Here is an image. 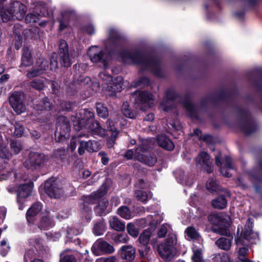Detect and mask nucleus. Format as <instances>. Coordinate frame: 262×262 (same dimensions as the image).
Listing matches in <instances>:
<instances>
[{
    "mask_svg": "<svg viewBox=\"0 0 262 262\" xmlns=\"http://www.w3.org/2000/svg\"><path fill=\"white\" fill-rule=\"evenodd\" d=\"M125 41V38L118 30L110 28L107 38L104 41L105 50L101 49L98 46H92L88 51L91 61L98 67L104 69L108 68L110 56L115 54Z\"/></svg>",
    "mask_w": 262,
    "mask_h": 262,
    "instance_id": "1",
    "label": "nucleus"
},
{
    "mask_svg": "<svg viewBox=\"0 0 262 262\" xmlns=\"http://www.w3.org/2000/svg\"><path fill=\"white\" fill-rule=\"evenodd\" d=\"M119 55L125 63L136 64L140 66L143 70H149L157 77L164 76L160 60L155 56L144 54L137 48L122 50Z\"/></svg>",
    "mask_w": 262,
    "mask_h": 262,
    "instance_id": "2",
    "label": "nucleus"
},
{
    "mask_svg": "<svg viewBox=\"0 0 262 262\" xmlns=\"http://www.w3.org/2000/svg\"><path fill=\"white\" fill-rule=\"evenodd\" d=\"M71 120L76 131L86 130L92 135L100 137L105 135V130L101 127L98 121L94 120V114L91 110H81L79 113L72 116Z\"/></svg>",
    "mask_w": 262,
    "mask_h": 262,
    "instance_id": "3",
    "label": "nucleus"
},
{
    "mask_svg": "<svg viewBox=\"0 0 262 262\" xmlns=\"http://www.w3.org/2000/svg\"><path fill=\"white\" fill-rule=\"evenodd\" d=\"M99 78L100 80L99 84L101 85L106 95L114 97L117 92L122 91L123 78L121 76H118L113 79L110 74L104 71L99 73Z\"/></svg>",
    "mask_w": 262,
    "mask_h": 262,
    "instance_id": "4",
    "label": "nucleus"
},
{
    "mask_svg": "<svg viewBox=\"0 0 262 262\" xmlns=\"http://www.w3.org/2000/svg\"><path fill=\"white\" fill-rule=\"evenodd\" d=\"M26 10L24 4L18 1L14 2L9 7L0 8V21L5 22L12 18L21 20L25 16Z\"/></svg>",
    "mask_w": 262,
    "mask_h": 262,
    "instance_id": "5",
    "label": "nucleus"
},
{
    "mask_svg": "<svg viewBox=\"0 0 262 262\" xmlns=\"http://www.w3.org/2000/svg\"><path fill=\"white\" fill-rule=\"evenodd\" d=\"M150 147V145L149 140H145L142 144L139 145L136 148L135 158L137 160L151 166L156 163L157 159L153 155L150 154L149 156L146 155L147 151Z\"/></svg>",
    "mask_w": 262,
    "mask_h": 262,
    "instance_id": "6",
    "label": "nucleus"
},
{
    "mask_svg": "<svg viewBox=\"0 0 262 262\" xmlns=\"http://www.w3.org/2000/svg\"><path fill=\"white\" fill-rule=\"evenodd\" d=\"M176 243V236L172 235L169 236L164 242L161 243L158 246V252L165 260H170L173 257L176 253L174 246Z\"/></svg>",
    "mask_w": 262,
    "mask_h": 262,
    "instance_id": "7",
    "label": "nucleus"
},
{
    "mask_svg": "<svg viewBox=\"0 0 262 262\" xmlns=\"http://www.w3.org/2000/svg\"><path fill=\"white\" fill-rule=\"evenodd\" d=\"M70 126L68 118L63 116L57 118L56 130L55 133V140L62 142L70 137Z\"/></svg>",
    "mask_w": 262,
    "mask_h": 262,
    "instance_id": "8",
    "label": "nucleus"
},
{
    "mask_svg": "<svg viewBox=\"0 0 262 262\" xmlns=\"http://www.w3.org/2000/svg\"><path fill=\"white\" fill-rule=\"evenodd\" d=\"M58 46L60 64L65 68L70 67L73 62V59L76 56L75 52H69L68 43L63 39L60 40Z\"/></svg>",
    "mask_w": 262,
    "mask_h": 262,
    "instance_id": "9",
    "label": "nucleus"
},
{
    "mask_svg": "<svg viewBox=\"0 0 262 262\" xmlns=\"http://www.w3.org/2000/svg\"><path fill=\"white\" fill-rule=\"evenodd\" d=\"M239 121L238 126L245 134L249 135L256 129L255 124L250 117L248 111L241 110L239 112Z\"/></svg>",
    "mask_w": 262,
    "mask_h": 262,
    "instance_id": "10",
    "label": "nucleus"
},
{
    "mask_svg": "<svg viewBox=\"0 0 262 262\" xmlns=\"http://www.w3.org/2000/svg\"><path fill=\"white\" fill-rule=\"evenodd\" d=\"M135 95V105L137 108L144 111L152 106L154 99L151 93L147 91H139Z\"/></svg>",
    "mask_w": 262,
    "mask_h": 262,
    "instance_id": "11",
    "label": "nucleus"
},
{
    "mask_svg": "<svg viewBox=\"0 0 262 262\" xmlns=\"http://www.w3.org/2000/svg\"><path fill=\"white\" fill-rule=\"evenodd\" d=\"M45 191L51 198L58 199L62 194V190L59 181L52 178L46 181Z\"/></svg>",
    "mask_w": 262,
    "mask_h": 262,
    "instance_id": "12",
    "label": "nucleus"
},
{
    "mask_svg": "<svg viewBox=\"0 0 262 262\" xmlns=\"http://www.w3.org/2000/svg\"><path fill=\"white\" fill-rule=\"evenodd\" d=\"M25 96L21 92H14L10 97L9 102L13 110L18 114L26 111Z\"/></svg>",
    "mask_w": 262,
    "mask_h": 262,
    "instance_id": "13",
    "label": "nucleus"
},
{
    "mask_svg": "<svg viewBox=\"0 0 262 262\" xmlns=\"http://www.w3.org/2000/svg\"><path fill=\"white\" fill-rule=\"evenodd\" d=\"M180 100L177 97L174 90L169 89L167 91L166 96L160 103V108L164 112H168L176 107V101Z\"/></svg>",
    "mask_w": 262,
    "mask_h": 262,
    "instance_id": "14",
    "label": "nucleus"
},
{
    "mask_svg": "<svg viewBox=\"0 0 262 262\" xmlns=\"http://www.w3.org/2000/svg\"><path fill=\"white\" fill-rule=\"evenodd\" d=\"M45 156L43 154L31 152L29 158L24 163V166L28 169H36L41 166L45 162Z\"/></svg>",
    "mask_w": 262,
    "mask_h": 262,
    "instance_id": "15",
    "label": "nucleus"
},
{
    "mask_svg": "<svg viewBox=\"0 0 262 262\" xmlns=\"http://www.w3.org/2000/svg\"><path fill=\"white\" fill-rule=\"evenodd\" d=\"M91 249L92 252L96 256L102 254H111L114 251V248L111 245L101 239L96 241Z\"/></svg>",
    "mask_w": 262,
    "mask_h": 262,
    "instance_id": "16",
    "label": "nucleus"
},
{
    "mask_svg": "<svg viewBox=\"0 0 262 262\" xmlns=\"http://www.w3.org/2000/svg\"><path fill=\"white\" fill-rule=\"evenodd\" d=\"M75 15V11L70 8L63 9L60 12V16L58 18L59 23L58 30L61 32L69 25V20Z\"/></svg>",
    "mask_w": 262,
    "mask_h": 262,
    "instance_id": "17",
    "label": "nucleus"
},
{
    "mask_svg": "<svg viewBox=\"0 0 262 262\" xmlns=\"http://www.w3.org/2000/svg\"><path fill=\"white\" fill-rule=\"evenodd\" d=\"M196 164L200 165L202 169L207 173H211L212 170V162L209 155L205 151L201 152L196 158Z\"/></svg>",
    "mask_w": 262,
    "mask_h": 262,
    "instance_id": "18",
    "label": "nucleus"
},
{
    "mask_svg": "<svg viewBox=\"0 0 262 262\" xmlns=\"http://www.w3.org/2000/svg\"><path fill=\"white\" fill-rule=\"evenodd\" d=\"M252 226L253 222L249 219L246 224L243 236L250 244H255L259 242V237L258 233L252 230Z\"/></svg>",
    "mask_w": 262,
    "mask_h": 262,
    "instance_id": "19",
    "label": "nucleus"
},
{
    "mask_svg": "<svg viewBox=\"0 0 262 262\" xmlns=\"http://www.w3.org/2000/svg\"><path fill=\"white\" fill-rule=\"evenodd\" d=\"M33 187V183H29L20 185L17 190V201L20 202L21 200H25L31 194Z\"/></svg>",
    "mask_w": 262,
    "mask_h": 262,
    "instance_id": "20",
    "label": "nucleus"
},
{
    "mask_svg": "<svg viewBox=\"0 0 262 262\" xmlns=\"http://www.w3.org/2000/svg\"><path fill=\"white\" fill-rule=\"evenodd\" d=\"M42 208V205L40 202L34 203L27 210L26 219L29 224H33L36 216L39 213Z\"/></svg>",
    "mask_w": 262,
    "mask_h": 262,
    "instance_id": "21",
    "label": "nucleus"
},
{
    "mask_svg": "<svg viewBox=\"0 0 262 262\" xmlns=\"http://www.w3.org/2000/svg\"><path fill=\"white\" fill-rule=\"evenodd\" d=\"M31 3L34 5L33 12L39 16L47 17L49 16L47 5L39 0H31Z\"/></svg>",
    "mask_w": 262,
    "mask_h": 262,
    "instance_id": "22",
    "label": "nucleus"
},
{
    "mask_svg": "<svg viewBox=\"0 0 262 262\" xmlns=\"http://www.w3.org/2000/svg\"><path fill=\"white\" fill-rule=\"evenodd\" d=\"M106 191L105 185H102L97 191L93 192L90 195L85 196L84 202L88 204H94L97 200L102 197L106 193Z\"/></svg>",
    "mask_w": 262,
    "mask_h": 262,
    "instance_id": "23",
    "label": "nucleus"
},
{
    "mask_svg": "<svg viewBox=\"0 0 262 262\" xmlns=\"http://www.w3.org/2000/svg\"><path fill=\"white\" fill-rule=\"evenodd\" d=\"M174 175L178 182L183 185L191 186L194 183L192 179L188 178L182 169H178L174 172Z\"/></svg>",
    "mask_w": 262,
    "mask_h": 262,
    "instance_id": "24",
    "label": "nucleus"
},
{
    "mask_svg": "<svg viewBox=\"0 0 262 262\" xmlns=\"http://www.w3.org/2000/svg\"><path fill=\"white\" fill-rule=\"evenodd\" d=\"M136 254V249L130 245L123 246L121 248L120 255L122 259L132 260Z\"/></svg>",
    "mask_w": 262,
    "mask_h": 262,
    "instance_id": "25",
    "label": "nucleus"
},
{
    "mask_svg": "<svg viewBox=\"0 0 262 262\" xmlns=\"http://www.w3.org/2000/svg\"><path fill=\"white\" fill-rule=\"evenodd\" d=\"M182 104L187 111L188 114L191 118H198V107L195 105L192 104L189 98H186L183 100Z\"/></svg>",
    "mask_w": 262,
    "mask_h": 262,
    "instance_id": "26",
    "label": "nucleus"
},
{
    "mask_svg": "<svg viewBox=\"0 0 262 262\" xmlns=\"http://www.w3.org/2000/svg\"><path fill=\"white\" fill-rule=\"evenodd\" d=\"M225 165L220 168V172L224 176L230 178L232 174L229 172L230 170L234 169V165L232 159L228 156H226L225 158Z\"/></svg>",
    "mask_w": 262,
    "mask_h": 262,
    "instance_id": "27",
    "label": "nucleus"
},
{
    "mask_svg": "<svg viewBox=\"0 0 262 262\" xmlns=\"http://www.w3.org/2000/svg\"><path fill=\"white\" fill-rule=\"evenodd\" d=\"M157 141L159 145L166 150H171L174 148L173 142L165 135H159Z\"/></svg>",
    "mask_w": 262,
    "mask_h": 262,
    "instance_id": "28",
    "label": "nucleus"
},
{
    "mask_svg": "<svg viewBox=\"0 0 262 262\" xmlns=\"http://www.w3.org/2000/svg\"><path fill=\"white\" fill-rule=\"evenodd\" d=\"M33 64V59L31 51L28 47H25L23 49L21 66L30 67Z\"/></svg>",
    "mask_w": 262,
    "mask_h": 262,
    "instance_id": "29",
    "label": "nucleus"
},
{
    "mask_svg": "<svg viewBox=\"0 0 262 262\" xmlns=\"http://www.w3.org/2000/svg\"><path fill=\"white\" fill-rule=\"evenodd\" d=\"M111 210L107 201L103 200L95 208V211L100 216L105 215Z\"/></svg>",
    "mask_w": 262,
    "mask_h": 262,
    "instance_id": "30",
    "label": "nucleus"
},
{
    "mask_svg": "<svg viewBox=\"0 0 262 262\" xmlns=\"http://www.w3.org/2000/svg\"><path fill=\"white\" fill-rule=\"evenodd\" d=\"M109 223L110 226L115 230L121 231L125 229V223L121 221L116 216L112 217Z\"/></svg>",
    "mask_w": 262,
    "mask_h": 262,
    "instance_id": "31",
    "label": "nucleus"
},
{
    "mask_svg": "<svg viewBox=\"0 0 262 262\" xmlns=\"http://www.w3.org/2000/svg\"><path fill=\"white\" fill-rule=\"evenodd\" d=\"M227 205V201L224 195H220L212 201V206L216 209H222Z\"/></svg>",
    "mask_w": 262,
    "mask_h": 262,
    "instance_id": "32",
    "label": "nucleus"
},
{
    "mask_svg": "<svg viewBox=\"0 0 262 262\" xmlns=\"http://www.w3.org/2000/svg\"><path fill=\"white\" fill-rule=\"evenodd\" d=\"M106 229L105 224L102 220L97 222L94 225L93 233L97 236L102 235Z\"/></svg>",
    "mask_w": 262,
    "mask_h": 262,
    "instance_id": "33",
    "label": "nucleus"
},
{
    "mask_svg": "<svg viewBox=\"0 0 262 262\" xmlns=\"http://www.w3.org/2000/svg\"><path fill=\"white\" fill-rule=\"evenodd\" d=\"M53 226V221L47 216L42 217L38 225V227L41 230H48Z\"/></svg>",
    "mask_w": 262,
    "mask_h": 262,
    "instance_id": "34",
    "label": "nucleus"
},
{
    "mask_svg": "<svg viewBox=\"0 0 262 262\" xmlns=\"http://www.w3.org/2000/svg\"><path fill=\"white\" fill-rule=\"evenodd\" d=\"M216 245L221 249L228 250L231 245V239L225 237H221L215 242Z\"/></svg>",
    "mask_w": 262,
    "mask_h": 262,
    "instance_id": "35",
    "label": "nucleus"
},
{
    "mask_svg": "<svg viewBox=\"0 0 262 262\" xmlns=\"http://www.w3.org/2000/svg\"><path fill=\"white\" fill-rule=\"evenodd\" d=\"M96 105L98 115L102 118H106L108 116V112L107 107L104 104L101 102H97Z\"/></svg>",
    "mask_w": 262,
    "mask_h": 262,
    "instance_id": "36",
    "label": "nucleus"
},
{
    "mask_svg": "<svg viewBox=\"0 0 262 262\" xmlns=\"http://www.w3.org/2000/svg\"><path fill=\"white\" fill-rule=\"evenodd\" d=\"M151 235L149 230H145L140 235L138 241L141 245H148Z\"/></svg>",
    "mask_w": 262,
    "mask_h": 262,
    "instance_id": "37",
    "label": "nucleus"
},
{
    "mask_svg": "<svg viewBox=\"0 0 262 262\" xmlns=\"http://www.w3.org/2000/svg\"><path fill=\"white\" fill-rule=\"evenodd\" d=\"M106 125L107 127V129L112 132V135L111 136L110 140L114 142L115 141L118 134V130L114 127V123L111 119H108L106 121Z\"/></svg>",
    "mask_w": 262,
    "mask_h": 262,
    "instance_id": "38",
    "label": "nucleus"
},
{
    "mask_svg": "<svg viewBox=\"0 0 262 262\" xmlns=\"http://www.w3.org/2000/svg\"><path fill=\"white\" fill-rule=\"evenodd\" d=\"M82 231V228L79 225H76L73 228H68L67 230V237L69 239H71L73 238V236H76L80 234Z\"/></svg>",
    "mask_w": 262,
    "mask_h": 262,
    "instance_id": "39",
    "label": "nucleus"
},
{
    "mask_svg": "<svg viewBox=\"0 0 262 262\" xmlns=\"http://www.w3.org/2000/svg\"><path fill=\"white\" fill-rule=\"evenodd\" d=\"M118 214L126 220L130 219L133 216L129 208L125 206H121L118 209Z\"/></svg>",
    "mask_w": 262,
    "mask_h": 262,
    "instance_id": "40",
    "label": "nucleus"
},
{
    "mask_svg": "<svg viewBox=\"0 0 262 262\" xmlns=\"http://www.w3.org/2000/svg\"><path fill=\"white\" fill-rule=\"evenodd\" d=\"M10 148L11 155H17L19 154L23 149L21 143L17 140H12L10 143Z\"/></svg>",
    "mask_w": 262,
    "mask_h": 262,
    "instance_id": "41",
    "label": "nucleus"
},
{
    "mask_svg": "<svg viewBox=\"0 0 262 262\" xmlns=\"http://www.w3.org/2000/svg\"><path fill=\"white\" fill-rule=\"evenodd\" d=\"M206 187V189L211 192H216L219 189V184L216 180L213 178L208 180Z\"/></svg>",
    "mask_w": 262,
    "mask_h": 262,
    "instance_id": "42",
    "label": "nucleus"
},
{
    "mask_svg": "<svg viewBox=\"0 0 262 262\" xmlns=\"http://www.w3.org/2000/svg\"><path fill=\"white\" fill-rule=\"evenodd\" d=\"M185 233L189 239H197L199 237V233L192 226L187 227L185 230Z\"/></svg>",
    "mask_w": 262,
    "mask_h": 262,
    "instance_id": "43",
    "label": "nucleus"
},
{
    "mask_svg": "<svg viewBox=\"0 0 262 262\" xmlns=\"http://www.w3.org/2000/svg\"><path fill=\"white\" fill-rule=\"evenodd\" d=\"M37 111L50 110L51 104L47 98H45L40 102L36 105Z\"/></svg>",
    "mask_w": 262,
    "mask_h": 262,
    "instance_id": "44",
    "label": "nucleus"
},
{
    "mask_svg": "<svg viewBox=\"0 0 262 262\" xmlns=\"http://www.w3.org/2000/svg\"><path fill=\"white\" fill-rule=\"evenodd\" d=\"M258 166L259 169L258 171L253 170L251 174L254 181L262 182V159L259 161Z\"/></svg>",
    "mask_w": 262,
    "mask_h": 262,
    "instance_id": "45",
    "label": "nucleus"
},
{
    "mask_svg": "<svg viewBox=\"0 0 262 262\" xmlns=\"http://www.w3.org/2000/svg\"><path fill=\"white\" fill-rule=\"evenodd\" d=\"M121 111L123 114L130 119L135 118L137 116V113L135 111H132L129 110L128 104L124 103L121 107Z\"/></svg>",
    "mask_w": 262,
    "mask_h": 262,
    "instance_id": "46",
    "label": "nucleus"
},
{
    "mask_svg": "<svg viewBox=\"0 0 262 262\" xmlns=\"http://www.w3.org/2000/svg\"><path fill=\"white\" fill-rule=\"evenodd\" d=\"M138 250L139 254L141 257L147 258L149 259V254L150 251V248L148 245H139Z\"/></svg>",
    "mask_w": 262,
    "mask_h": 262,
    "instance_id": "47",
    "label": "nucleus"
},
{
    "mask_svg": "<svg viewBox=\"0 0 262 262\" xmlns=\"http://www.w3.org/2000/svg\"><path fill=\"white\" fill-rule=\"evenodd\" d=\"M135 196L137 199L142 202H146L151 197L149 194L142 190H137L135 192Z\"/></svg>",
    "mask_w": 262,
    "mask_h": 262,
    "instance_id": "48",
    "label": "nucleus"
},
{
    "mask_svg": "<svg viewBox=\"0 0 262 262\" xmlns=\"http://www.w3.org/2000/svg\"><path fill=\"white\" fill-rule=\"evenodd\" d=\"M10 250V246L6 239L2 240L0 243V254L5 256Z\"/></svg>",
    "mask_w": 262,
    "mask_h": 262,
    "instance_id": "49",
    "label": "nucleus"
},
{
    "mask_svg": "<svg viewBox=\"0 0 262 262\" xmlns=\"http://www.w3.org/2000/svg\"><path fill=\"white\" fill-rule=\"evenodd\" d=\"M11 155L6 146L3 144L2 139L0 143V158L3 159H9Z\"/></svg>",
    "mask_w": 262,
    "mask_h": 262,
    "instance_id": "50",
    "label": "nucleus"
},
{
    "mask_svg": "<svg viewBox=\"0 0 262 262\" xmlns=\"http://www.w3.org/2000/svg\"><path fill=\"white\" fill-rule=\"evenodd\" d=\"M30 86L37 90H41L45 87L44 81L41 79H36L30 82Z\"/></svg>",
    "mask_w": 262,
    "mask_h": 262,
    "instance_id": "51",
    "label": "nucleus"
},
{
    "mask_svg": "<svg viewBox=\"0 0 262 262\" xmlns=\"http://www.w3.org/2000/svg\"><path fill=\"white\" fill-rule=\"evenodd\" d=\"M149 83V80L148 78L143 76L140 77L139 79L135 81L134 86L135 87H144L148 85Z\"/></svg>",
    "mask_w": 262,
    "mask_h": 262,
    "instance_id": "52",
    "label": "nucleus"
},
{
    "mask_svg": "<svg viewBox=\"0 0 262 262\" xmlns=\"http://www.w3.org/2000/svg\"><path fill=\"white\" fill-rule=\"evenodd\" d=\"M127 231L130 235L134 237H137L139 234L138 230L133 223H129L127 225Z\"/></svg>",
    "mask_w": 262,
    "mask_h": 262,
    "instance_id": "53",
    "label": "nucleus"
},
{
    "mask_svg": "<svg viewBox=\"0 0 262 262\" xmlns=\"http://www.w3.org/2000/svg\"><path fill=\"white\" fill-rule=\"evenodd\" d=\"M12 171L9 169H7L6 167L3 165L0 166V181L7 180L11 174Z\"/></svg>",
    "mask_w": 262,
    "mask_h": 262,
    "instance_id": "54",
    "label": "nucleus"
},
{
    "mask_svg": "<svg viewBox=\"0 0 262 262\" xmlns=\"http://www.w3.org/2000/svg\"><path fill=\"white\" fill-rule=\"evenodd\" d=\"M87 151L89 152L97 151L99 149V146L97 142L89 140L86 141Z\"/></svg>",
    "mask_w": 262,
    "mask_h": 262,
    "instance_id": "55",
    "label": "nucleus"
},
{
    "mask_svg": "<svg viewBox=\"0 0 262 262\" xmlns=\"http://www.w3.org/2000/svg\"><path fill=\"white\" fill-rule=\"evenodd\" d=\"M43 71L39 68H34L32 70L29 71L27 74V77L29 78H32L38 76L43 73Z\"/></svg>",
    "mask_w": 262,
    "mask_h": 262,
    "instance_id": "56",
    "label": "nucleus"
},
{
    "mask_svg": "<svg viewBox=\"0 0 262 262\" xmlns=\"http://www.w3.org/2000/svg\"><path fill=\"white\" fill-rule=\"evenodd\" d=\"M82 30L90 35L94 34L96 32L95 26L91 23L88 24L82 27Z\"/></svg>",
    "mask_w": 262,
    "mask_h": 262,
    "instance_id": "57",
    "label": "nucleus"
},
{
    "mask_svg": "<svg viewBox=\"0 0 262 262\" xmlns=\"http://www.w3.org/2000/svg\"><path fill=\"white\" fill-rule=\"evenodd\" d=\"M36 66L40 68L43 72L46 70L49 67L48 61L43 58L39 59L36 63Z\"/></svg>",
    "mask_w": 262,
    "mask_h": 262,
    "instance_id": "58",
    "label": "nucleus"
},
{
    "mask_svg": "<svg viewBox=\"0 0 262 262\" xmlns=\"http://www.w3.org/2000/svg\"><path fill=\"white\" fill-rule=\"evenodd\" d=\"M25 21L28 24H33L39 21V18L36 14L29 13L26 16Z\"/></svg>",
    "mask_w": 262,
    "mask_h": 262,
    "instance_id": "59",
    "label": "nucleus"
},
{
    "mask_svg": "<svg viewBox=\"0 0 262 262\" xmlns=\"http://www.w3.org/2000/svg\"><path fill=\"white\" fill-rule=\"evenodd\" d=\"M53 156L56 158L63 159L66 156V151L63 148H58L53 152Z\"/></svg>",
    "mask_w": 262,
    "mask_h": 262,
    "instance_id": "60",
    "label": "nucleus"
},
{
    "mask_svg": "<svg viewBox=\"0 0 262 262\" xmlns=\"http://www.w3.org/2000/svg\"><path fill=\"white\" fill-rule=\"evenodd\" d=\"M128 241V237L126 234H119L115 237V241L117 243H126Z\"/></svg>",
    "mask_w": 262,
    "mask_h": 262,
    "instance_id": "61",
    "label": "nucleus"
},
{
    "mask_svg": "<svg viewBox=\"0 0 262 262\" xmlns=\"http://www.w3.org/2000/svg\"><path fill=\"white\" fill-rule=\"evenodd\" d=\"M24 132V126L19 123H16L14 132V135L17 137H20L23 136Z\"/></svg>",
    "mask_w": 262,
    "mask_h": 262,
    "instance_id": "62",
    "label": "nucleus"
},
{
    "mask_svg": "<svg viewBox=\"0 0 262 262\" xmlns=\"http://www.w3.org/2000/svg\"><path fill=\"white\" fill-rule=\"evenodd\" d=\"M60 262H76V260L73 255H66L62 256V254H61Z\"/></svg>",
    "mask_w": 262,
    "mask_h": 262,
    "instance_id": "63",
    "label": "nucleus"
},
{
    "mask_svg": "<svg viewBox=\"0 0 262 262\" xmlns=\"http://www.w3.org/2000/svg\"><path fill=\"white\" fill-rule=\"evenodd\" d=\"M96 262H117V259L114 256L107 257H100L96 259Z\"/></svg>",
    "mask_w": 262,
    "mask_h": 262,
    "instance_id": "64",
    "label": "nucleus"
}]
</instances>
